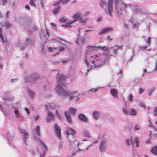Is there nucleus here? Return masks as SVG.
I'll use <instances>...</instances> for the list:
<instances>
[{"instance_id":"f257e3e1","label":"nucleus","mask_w":157,"mask_h":157,"mask_svg":"<svg viewBox=\"0 0 157 157\" xmlns=\"http://www.w3.org/2000/svg\"><path fill=\"white\" fill-rule=\"evenodd\" d=\"M98 49L103 50L104 52L102 54L98 56L97 55L90 56L89 61L91 63L90 68L97 69L103 65L108 58V48L106 47L98 46Z\"/></svg>"},{"instance_id":"f03ea898","label":"nucleus","mask_w":157,"mask_h":157,"mask_svg":"<svg viewBox=\"0 0 157 157\" xmlns=\"http://www.w3.org/2000/svg\"><path fill=\"white\" fill-rule=\"evenodd\" d=\"M54 72L57 74V80L59 84L57 85L56 90L58 94L60 95L63 96H69L70 97L68 98V99L69 100H71L73 98H74V99L76 100H78L80 98L79 95L76 97L71 95L72 94L76 93L77 91H74L71 92H67L65 91L62 88V86L61 85H63V82L66 79L65 76L63 75L60 76L58 71L56 70H55Z\"/></svg>"},{"instance_id":"7ed1b4c3","label":"nucleus","mask_w":157,"mask_h":157,"mask_svg":"<svg viewBox=\"0 0 157 157\" xmlns=\"http://www.w3.org/2000/svg\"><path fill=\"white\" fill-rule=\"evenodd\" d=\"M66 134L68 137L70 142V144L72 147L78 146L79 143L76 140L74 135L75 134L74 130L71 128H69L66 131Z\"/></svg>"},{"instance_id":"20e7f679","label":"nucleus","mask_w":157,"mask_h":157,"mask_svg":"<svg viewBox=\"0 0 157 157\" xmlns=\"http://www.w3.org/2000/svg\"><path fill=\"white\" fill-rule=\"evenodd\" d=\"M99 4L100 6L104 10L105 13L112 17L111 12L113 11V5L109 6L108 1L107 3L103 0H100Z\"/></svg>"},{"instance_id":"39448f33","label":"nucleus","mask_w":157,"mask_h":157,"mask_svg":"<svg viewBox=\"0 0 157 157\" xmlns=\"http://www.w3.org/2000/svg\"><path fill=\"white\" fill-rule=\"evenodd\" d=\"M114 2L116 6L115 11L119 18L122 19L123 18L122 14V9L121 8L122 2H124L122 0H114Z\"/></svg>"},{"instance_id":"423d86ee","label":"nucleus","mask_w":157,"mask_h":157,"mask_svg":"<svg viewBox=\"0 0 157 157\" xmlns=\"http://www.w3.org/2000/svg\"><path fill=\"white\" fill-rule=\"evenodd\" d=\"M97 48L98 49V47H97L93 46H89L87 47V49L86 51V54L85 55L84 62L86 64L87 66L88 67H89L90 69L91 68H90V66H89V63L87 59L88 58L89 59L90 56H89V53L91 52V51H92L94 50H96L97 49ZM91 64H90V66Z\"/></svg>"},{"instance_id":"0eeeda50","label":"nucleus","mask_w":157,"mask_h":157,"mask_svg":"<svg viewBox=\"0 0 157 157\" xmlns=\"http://www.w3.org/2000/svg\"><path fill=\"white\" fill-rule=\"evenodd\" d=\"M122 46L115 45L111 48H108V55L109 56H114L115 57L117 55V51L119 49L121 48Z\"/></svg>"},{"instance_id":"6e6552de","label":"nucleus","mask_w":157,"mask_h":157,"mask_svg":"<svg viewBox=\"0 0 157 157\" xmlns=\"http://www.w3.org/2000/svg\"><path fill=\"white\" fill-rule=\"evenodd\" d=\"M39 78V74L38 73H34L31 76L26 77L25 80L27 82L33 81L36 82L37 81Z\"/></svg>"},{"instance_id":"1a4fd4ad","label":"nucleus","mask_w":157,"mask_h":157,"mask_svg":"<svg viewBox=\"0 0 157 157\" xmlns=\"http://www.w3.org/2000/svg\"><path fill=\"white\" fill-rule=\"evenodd\" d=\"M131 138H132L131 137ZM134 142L136 144V147H138L139 146L138 145L139 141L138 140V138L136 136H134V139L133 142L132 141L131 139H127L125 140V143L127 146H129L132 145Z\"/></svg>"},{"instance_id":"9d476101","label":"nucleus","mask_w":157,"mask_h":157,"mask_svg":"<svg viewBox=\"0 0 157 157\" xmlns=\"http://www.w3.org/2000/svg\"><path fill=\"white\" fill-rule=\"evenodd\" d=\"M54 132L56 134L57 138L59 139H61V128L56 124H54Z\"/></svg>"},{"instance_id":"9b49d317","label":"nucleus","mask_w":157,"mask_h":157,"mask_svg":"<svg viewBox=\"0 0 157 157\" xmlns=\"http://www.w3.org/2000/svg\"><path fill=\"white\" fill-rule=\"evenodd\" d=\"M132 7H135L136 8H137V6L131 4H126L124 2H122L121 8V9H122L126 13L127 9L130 8Z\"/></svg>"},{"instance_id":"f8f14e48","label":"nucleus","mask_w":157,"mask_h":157,"mask_svg":"<svg viewBox=\"0 0 157 157\" xmlns=\"http://www.w3.org/2000/svg\"><path fill=\"white\" fill-rule=\"evenodd\" d=\"M106 147V141L105 140L103 139L101 140L100 143L99 149L101 152H103L105 151Z\"/></svg>"},{"instance_id":"ddd939ff","label":"nucleus","mask_w":157,"mask_h":157,"mask_svg":"<svg viewBox=\"0 0 157 157\" xmlns=\"http://www.w3.org/2000/svg\"><path fill=\"white\" fill-rule=\"evenodd\" d=\"M45 106L46 109L48 111L50 110H52L56 107L58 108L59 106L58 105H56L53 103H48L45 104Z\"/></svg>"},{"instance_id":"4468645a","label":"nucleus","mask_w":157,"mask_h":157,"mask_svg":"<svg viewBox=\"0 0 157 157\" xmlns=\"http://www.w3.org/2000/svg\"><path fill=\"white\" fill-rule=\"evenodd\" d=\"M54 116L52 112L48 111L47 113L46 120L47 122H49L54 119Z\"/></svg>"},{"instance_id":"2eb2a0df","label":"nucleus","mask_w":157,"mask_h":157,"mask_svg":"<svg viewBox=\"0 0 157 157\" xmlns=\"http://www.w3.org/2000/svg\"><path fill=\"white\" fill-rule=\"evenodd\" d=\"M53 6L54 7L52 10V12L54 14L56 15L61 12V7L59 5H53Z\"/></svg>"},{"instance_id":"dca6fc26","label":"nucleus","mask_w":157,"mask_h":157,"mask_svg":"<svg viewBox=\"0 0 157 157\" xmlns=\"http://www.w3.org/2000/svg\"><path fill=\"white\" fill-rule=\"evenodd\" d=\"M113 30L112 28L108 27H105L102 29L99 33V35L102 34L106 33L109 32Z\"/></svg>"},{"instance_id":"f3484780","label":"nucleus","mask_w":157,"mask_h":157,"mask_svg":"<svg viewBox=\"0 0 157 157\" xmlns=\"http://www.w3.org/2000/svg\"><path fill=\"white\" fill-rule=\"evenodd\" d=\"M37 142H38L40 144H41L43 147V150L44 151V153L43 154L40 155V157H43L44 156V152L45 151H47V147L45 144L43 142L42 140H40L39 138H37Z\"/></svg>"},{"instance_id":"a211bd4d","label":"nucleus","mask_w":157,"mask_h":157,"mask_svg":"<svg viewBox=\"0 0 157 157\" xmlns=\"http://www.w3.org/2000/svg\"><path fill=\"white\" fill-rule=\"evenodd\" d=\"M73 18L74 19L73 21H74V22L76 21H78L82 18V17H81V13L80 12H76L75 13V14L73 15Z\"/></svg>"},{"instance_id":"6ab92c4d","label":"nucleus","mask_w":157,"mask_h":157,"mask_svg":"<svg viewBox=\"0 0 157 157\" xmlns=\"http://www.w3.org/2000/svg\"><path fill=\"white\" fill-rule=\"evenodd\" d=\"M6 137L8 141V144L9 145H10V144H12L11 142L13 140L14 137L13 136H11L9 133H8L6 135Z\"/></svg>"},{"instance_id":"aec40b11","label":"nucleus","mask_w":157,"mask_h":157,"mask_svg":"<svg viewBox=\"0 0 157 157\" xmlns=\"http://www.w3.org/2000/svg\"><path fill=\"white\" fill-rule=\"evenodd\" d=\"M111 95L115 98H118V92L117 90L115 89H111L110 90Z\"/></svg>"},{"instance_id":"412c9836","label":"nucleus","mask_w":157,"mask_h":157,"mask_svg":"<svg viewBox=\"0 0 157 157\" xmlns=\"http://www.w3.org/2000/svg\"><path fill=\"white\" fill-rule=\"evenodd\" d=\"M78 118L81 121L84 122H86L88 121L87 118L83 114H81L78 115Z\"/></svg>"},{"instance_id":"4be33fe9","label":"nucleus","mask_w":157,"mask_h":157,"mask_svg":"<svg viewBox=\"0 0 157 157\" xmlns=\"http://www.w3.org/2000/svg\"><path fill=\"white\" fill-rule=\"evenodd\" d=\"M68 1L69 0H59L55 2L53 4V5H60L61 4H66Z\"/></svg>"},{"instance_id":"5701e85b","label":"nucleus","mask_w":157,"mask_h":157,"mask_svg":"<svg viewBox=\"0 0 157 157\" xmlns=\"http://www.w3.org/2000/svg\"><path fill=\"white\" fill-rule=\"evenodd\" d=\"M64 114L67 121L69 123L71 122H72V120L71 118L70 113L66 111L64 112Z\"/></svg>"},{"instance_id":"b1692460","label":"nucleus","mask_w":157,"mask_h":157,"mask_svg":"<svg viewBox=\"0 0 157 157\" xmlns=\"http://www.w3.org/2000/svg\"><path fill=\"white\" fill-rule=\"evenodd\" d=\"M28 94L30 98L31 99L34 98L35 94L33 91L29 89H28Z\"/></svg>"},{"instance_id":"393cba45","label":"nucleus","mask_w":157,"mask_h":157,"mask_svg":"<svg viewBox=\"0 0 157 157\" xmlns=\"http://www.w3.org/2000/svg\"><path fill=\"white\" fill-rule=\"evenodd\" d=\"M20 132L23 135H24V138H23V140L24 142H25V140H26V139L27 138V137L28 136V133L26 132L24 129H20Z\"/></svg>"},{"instance_id":"a878e982","label":"nucleus","mask_w":157,"mask_h":157,"mask_svg":"<svg viewBox=\"0 0 157 157\" xmlns=\"http://www.w3.org/2000/svg\"><path fill=\"white\" fill-rule=\"evenodd\" d=\"M93 117L95 120H97L99 117L100 113L98 111H94L92 112Z\"/></svg>"},{"instance_id":"bb28decb","label":"nucleus","mask_w":157,"mask_h":157,"mask_svg":"<svg viewBox=\"0 0 157 157\" xmlns=\"http://www.w3.org/2000/svg\"><path fill=\"white\" fill-rule=\"evenodd\" d=\"M84 39L83 38H80V37H78L76 41V43L77 44H78L79 45H81L83 44L84 43Z\"/></svg>"},{"instance_id":"cd10ccee","label":"nucleus","mask_w":157,"mask_h":157,"mask_svg":"<svg viewBox=\"0 0 157 157\" xmlns=\"http://www.w3.org/2000/svg\"><path fill=\"white\" fill-rule=\"evenodd\" d=\"M2 26L3 27H6L7 29H9L12 26V24L10 22L6 21L4 23H2Z\"/></svg>"},{"instance_id":"c85d7f7f","label":"nucleus","mask_w":157,"mask_h":157,"mask_svg":"<svg viewBox=\"0 0 157 157\" xmlns=\"http://www.w3.org/2000/svg\"><path fill=\"white\" fill-rule=\"evenodd\" d=\"M128 114L132 116H136L137 114L136 110L132 108H131L130 109V111L128 112Z\"/></svg>"},{"instance_id":"c756f323","label":"nucleus","mask_w":157,"mask_h":157,"mask_svg":"<svg viewBox=\"0 0 157 157\" xmlns=\"http://www.w3.org/2000/svg\"><path fill=\"white\" fill-rule=\"evenodd\" d=\"M122 112L124 113V114L128 115V112L127 110V105L126 104L124 106L122 109Z\"/></svg>"},{"instance_id":"7c9ffc66","label":"nucleus","mask_w":157,"mask_h":157,"mask_svg":"<svg viewBox=\"0 0 157 157\" xmlns=\"http://www.w3.org/2000/svg\"><path fill=\"white\" fill-rule=\"evenodd\" d=\"M33 44L32 41L30 37H29L26 40L25 44L26 46L29 45Z\"/></svg>"},{"instance_id":"2f4dec72","label":"nucleus","mask_w":157,"mask_h":157,"mask_svg":"<svg viewBox=\"0 0 157 157\" xmlns=\"http://www.w3.org/2000/svg\"><path fill=\"white\" fill-rule=\"evenodd\" d=\"M102 87H98L96 88L90 89L89 90H88L86 92V93H89V92L91 91L92 93L94 92L97 91V90L101 89Z\"/></svg>"},{"instance_id":"473e14b6","label":"nucleus","mask_w":157,"mask_h":157,"mask_svg":"<svg viewBox=\"0 0 157 157\" xmlns=\"http://www.w3.org/2000/svg\"><path fill=\"white\" fill-rule=\"evenodd\" d=\"M151 152L154 155L157 154V146H155L152 147L151 149Z\"/></svg>"},{"instance_id":"72a5a7b5","label":"nucleus","mask_w":157,"mask_h":157,"mask_svg":"<svg viewBox=\"0 0 157 157\" xmlns=\"http://www.w3.org/2000/svg\"><path fill=\"white\" fill-rule=\"evenodd\" d=\"M74 21H70L67 22L64 26L66 27H70L71 26V25L74 22Z\"/></svg>"},{"instance_id":"f704fd0d","label":"nucleus","mask_w":157,"mask_h":157,"mask_svg":"<svg viewBox=\"0 0 157 157\" xmlns=\"http://www.w3.org/2000/svg\"><path fill=\"white\" fill-rule=\"evenodd\" d=\"M155 87H152L150 88L148 90V95L149 96L151 95L152 92L155 90Z\"/></svg>"},{"instance_id":"c9c22d12","label":"nucleus","mask_w":157,"mask_h":157,"mask_svg":"<svg viewBox=\"0 0 157 157\" xmlns=\"http://www.w3.org/2000/svg\"><path fill=\"white\" fill-rule=\"evenodd\" d=\"M140 128V125L139 124H135L134 125L133 129L134 131H137Z\"/></svg>"},{"instance_id":"e433bc0d","label":"nucleus","mask_w":157,"mask_h":157,"mask_svg":"<svg viewBox=\"0 0 157 157\" xmlns=\"http://www.w3.org/2000/svg\"><path fill=\"white\" fill-rule=\"evenodd\" d=\"M63 141L61 140H60L59 143L58 144V149L59 150L62 149L63 148Z\"/></svg>"},{"instance_id":"4c0bfd02","label":"nucleus","mask_w":157,"mask_h":157,"mask_svg":"<svg viewBox=\"0 0 157 157\" xmlns=\"http://www.w3.org/2000/svg\"><path fill=\"white\" fill-rule=\"evenodd\" d=\"M69 111L71 114L72 115L75 114L76 110L75 109L73 108H71L69 109Z\"/></svg>"},{"instance_id":"58836bf2","label":"nucleus","mask_w":157,"mask_h":157,"mask_svg":"<svg viewBox=\"0 0 157 157\" xmlns=\"http://www.w3.org/2000/svg\"><path fill=\"white\" fill-rule=\"evenodd\" d=\"M36 0H30L29 4L32 6L36 7V5L35 4V2Z\"/></svg>"},{"instance_id":"ea45409f","label":"nucleus","mask_w":157,"mask_h":157,"mask_svg":"<svg viewBox=\"0 0 157 157\" xmlns=\"http://www.w3.org/2000/svg\"><path fill=\"white\" fill-rule=\"evenodd\" d=\"M139 105L141 107L143 108L144 109H145V103L143 101H140L139 102Z\"/></svg>"},{"instance_id":"a19ab883","label":"nucleus","mask_w":157,"mask_h":157,"mask_svg":"<svg viewBox=\"0 0 157 157\" xmlns=\"http://www.w3.org/2000/svg\"><path fill=\"white\" fill-rule=\"evenodd\" d=\"M36 134L38 135V136H40V127L39 126H37L36 128Z\"/></svg>"},{"instance_id":"79ce46f5","label":"nucleus","mask_w":157,"mask_h":157,"mask_svg":"<svg viewBox=\"0 0 157 157\" xmlns=\"http://www.w3.org/2000/svg\"><path fill=\"white\" fill-rule=\"evenodd\" d=\"M83 134L84 136L87 137H90V134L89 132L86 131H84L83 132Z\"/></svg>"},{"instance_id":"37998d69","label":"nucleus","mask_w":157,"mask_h":157,"mask_svg":"<svg viewBox=\"0 0 157 157\" xmlns=\"http://www.w3.org/2000/svg\"><path fill=\"white\" fill-rule=\"evenodd\" d=\"M151 37H149L147 40L146 41V42H147V44L148 46L149 47L150 46L151 44Z\"/></svg>"},{"instance_id":"c03bdc74","label":"nucleus","mask_w":157,"mask_h":157,"mask_svg":"<svg viewBox=\"0 0 157 157\" xmlns=\"http://www.w3.org/2000/svg\"><path fill=\"white\" fill-rule=\"evenodd\" d=\"M153 113L154 116H156L157 115V107H156L154 109Z\"/></svg>"},{"instance_id":"a18cd8bd","label":"nucleus","mask_w":157,"mask_h":157,"mask_svg":"<svg viewBox=\"0 0 157 157\" xmlns=\"http://www.w3.org/2000/svg\"><path fill=\"white\" fill-rule=\"evenodd\" d=\"M67 19L65 17L59 19V21L61 22H65L67 21Z\"/></svg>"},{"instance_id":"49530a36","label":"nucleus","mask_w":157,"mask_h":157,"mask_svg":"<svg viewBox=\"0 0 157 157\" xmlns=\"http://www.w3.org/2000/svg\"><path fill=\"white\" fill-rule=\"evenodd\" d=\"M45 0H40V4L41 5V7L42 9L44 7V3Z\"/></svg>"},{"instance_id":"de8ad7c7","label":"nucleus","mask_w":157,"mask_h":157,"mask_svg":"<svg viewBox=\"0 0 157 157\" xmlns=\"http://www.w3.org/2000/svg\"><path fill=\"white\" fill-rule=\"evenodd\" d=\"M14 113L16 116V117L17 118L19 117V113L17 110H15L14 111Z\"/></svg>"},{"instance_id":"09e8293b","label":"nucleus","mask_w":157,"mask_h":157,"mask_svg":"<svg viewBox=\"0 0 157 157\" xmlns=\"http://www.w3.org/2000/svg\"><path fill=\"white\" fill-rule=\"evenodd\" d=\"M133 96L131 94H130L128 96V100L130 101H132L133 99Z\"/></svg>"},{"instance_id":"8fccbe9b","label":"nucleus","mask_w":157,"mask_h":157,"mask_svg":"<svg viewBox=\"0 0 157 157\" xmlns=\"http://www.w3.org/2000/svg\"><path fill=\"white\" fill-rule=\"evenodd\" d=\"M141 80V78H136L134 84H137L138 82H139L140 80Z\"/></svg>"},{"instance_id":"3c124183","label":"nucleus","mask_w":157,"mask_h":157,"mask_svg":"<svg viewBox=\"0 0 157 157\" xmlns=\"http://www.w3.org/2000/svg\"><path fill=\"white\" fill-rule=\"evenodd\" d=\"M147 48V46H140V47H139L140 49L141 50H143V51H144L145 50V49Z\"/></svg>"},{"instance_id":"603ef678","label":"nucleus","mask_w":157,"mask_h":157,"mask_svg":"<svg viewBox=\"0 0 157 157\" xmlns=\"http://www.w3.org/2000/svg\"><path fill=\"white\" fill-rule=\"evenodd\" d=\"M144 89H143L142 88H140L139 89V94H141L144 91Z\"/></svg>"},{"instance_id":"864d4df0","label":"nucleus","mask_w":157,"mask_h":157,"mask_svg":"<svg viewBox=\"0 0 157 157\" xmlns=\"http://www.w3.org/2000/svg\"><path fill=\"white\" fill-rule=\"evenodd\" d=\"M55 49L56 48H53L51 47H49L48 48V50L50 52H53V50Z\"/></svg>"},{"instance_id":"5fc2aeb1","label":"nucleus","mask_w":157,"mask_h":157,"mask_svg":"<svg viewBox=\"0 0 157 157\" xmlns=\"http://www.w3.org/2000/svg\"><path fill=\"white\" fill-rule=\"evenodd\" d=\"M18 81V79L17 78H16L14 79H11V81L13 83H14Z\"/></svg>"},{"instance_id":"6e6d98bb","label":"nucleus","mask_w":157,"mask_h":157,"mask_svg":"<svg viewBox=\"0 0 157 157\" xmlns=\"http://www.w3.org/2000/svg\"><path fill=\"white\" fill-rule=\"evenodd\" d=\"M51 25L52 28L56 30V25L54 23H51Z\"/></svg>"},{"instance_id":"4d7b16f0","label":"nucleus","mask_w":157,"mask_h":157,"mask_svg":"<svg viewBox=\"0 0 157 157\" xmlns=\"http://www.w3.org/2000/svg\"><path fill=\"white\" fill-rule=\"evenodd\" d=\"M87 20V18H85V19H82L80 21V22L82 23H85V22Z\"/></svg>"},{"instance_id":"13d9d810","label":"nucleus","mask_w":157,"mask_h":157,"mask_svg":"<svg viewBox=\"0 0 157 157\" xmlns=\"http://www.w3.org/2000/svg\"><path fill=\"white\" fill-rule=\"evenodd\" d=\"M10 13V12L9 11H7L6 14V18L7 19L9 18V14Z\"/></svg>"},{"instance_id":"bf43d9fd","label":"nucleus","mask_w":157,"mask_h":157,"mask_svg":"<svg viewBox=\"0 0 157 157\" xmlns=\"http://www.w3.org/2000/svg\"><path fill=\"white\" fill-rule=\"evenodd\" d=\"M108 1H109V6L113 5V0H108Z\"/></svg>"},{"instance_id":"052dcab7","label":"nucleus","mask_w":157,"mask_h":157,"mask_svg":"<svg viewBox=\"0 0 157 157\" xmlns=\"http://www.w3.org/2000/svg\"><path fill=\"white\" fill-rule=\"evenodd\" d=\"M24 109H25V111H26V112H27V114H28V115H29L30 114V112L29 111V109H28L27 108H25Z\"/></svg>"},{"instance_id":"680f3d73","label":"nucleus","mask_w":157,"mask_h":157,"mask_svg":"<svg viewBox=\"0 0 157 157\" xmlns=\"http://www.w3.org/2000/svg\"><path fill=\"white\" fill-rule=\"evenodd\" d=\"M139 25V23L138 22H136L134 24H133V27L134 28H137L138 27V25Z\"/></svg>"},{"instance_id":"e2e57ef3","label":"nucleus","mask_w":157,"mask_h":157,"mask_svg":"<svg viewBox=\"0 0 157 157\" xmlns=\"http://www.w3.org/2000/svg\"><path fill=\"white\" fill-rule=\"evenodd\" d=\"M2 5L4 6L7 3V1L6 0H2Z\"/></svg>"},{"instance_id":"0e129e2a","label":"nucleus","mask_w":157,"mask_h":157,"mask_svg":"<svg viewBox=\"0 0 157 157\" xmlns=\"http://www.w3.org/2000/svg\"><path fill=\"white\" fill-rule=\"evenodd\" d=\"M149 122L148 126L150 127H152L153 126L151 120L150 119L149 120Z\"/></svg>"},{"instance_id":"69168bd1","label":"nucleus","mask_w":157,"mask_h":157,"mask_svg":"<svg viewBox=\"0 0 157 157\" xmlns=\"http://www.w3.org/2000/svg\"><path fill=\"white\" fill-rule=\"evenodd\" d=\"M64 48L63 47H60L59 48V52H63L64 50Z\"/></svg>"},{"instance_id":"338daca9","label":"nucleus","mask_w":157,"mask_h":157,"mask_svg":"<svg viewBox=\"0 0 157 157\" xmlns=\"http://www.w3.org/2000/svg\"><path fill=\"white\" fill-rule=\"evenodd\" d=\"M33 117L35 121H36L39 118V116L37 115L34 116Z\"/></svg>"},{"instance_id":"774afa93","label":"nucleus","mask_w":157,"mask_h":157,"mask_svg":"<svg viewBox=\"0 0 157 157\" xmlns=\"http://www.w3.org/2000/svg\"><path fill=\"white\" fill-rule=\"evenodd\" d=\"M57 118H58V119H59V120H61V118L60 117V114H58L56 116Z\"/></svg>"}]
</instances>
